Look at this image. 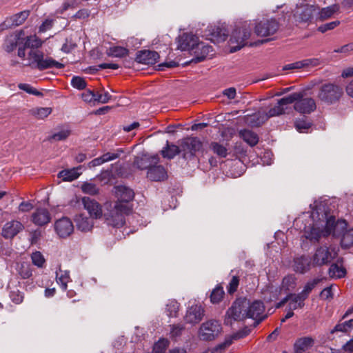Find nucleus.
<instances>
[{"label": "nucleus", "mask_w": 353, "mask_h": 353, "mask_svg": "<svg viewBox=\"0 0 353 353\" xmlns=\"http://www.w3.org/2000/svg\"><path fill=\"white\" fill-rule=\"evenodd\" d=\"M25 47L31 48L28 54L27 63H24L26 66H30L32 68L39 70H44L50 68L61 69L64 68V65L52 57H45L43 52L37 48L41 46V41L37 37H26L23 41Z\"/></svg>", "instance_id": "1"}, {"label": "nucleus", "mask_w": 353, "mask_h": 353, "mask_svg": "<svg viewBox=\"0 0 353 353\" xmlns=\"http://www.w3.org/2000/svg\"><path fill=\"white\" fill-rule=\"evenodd\" d=\"M312 216L314 219L316 216L322 223H325L324 236L332 234L334 237H339L347 230V222L345 220L336 221L334 216L329 215L325 205L316 206V208L312 212Z\"/></svg>", "instance_id": "2"}, {"label": "nucleus", "mask_w": 353, "mask_h": 353, "mask_svg": "<svg viewBox=\"0 0 353 353\" xmlns=\"http://www.w3.org/2000/svg\"><path fill=\"white\" fill-rule=\"evenodd\" d=\"M132 208L128 204L116 203L113 208L104 214L108 225L114 228H121L125 223V215L130 213Z\"/></svg>", "instance_id": "3"}, {"label": "nucleus", "mask_w": 353, "mask_h": 353, "mask_svg": "<svg viewBox=\"0 0 353 353\" xmlns=\"http://www.w3.org/2000/svg\"><path fill=\"white\" fill-rule=\"evenodd\" d=\"M343 95L342 86L334 83H327L320 87L317 97L322 103L332 105L339 101Z\"/></svg>", "instance_id": "4"}, {"label": "nucleus", "mask_w": 353, "mask_h": 353, "mask_svg": "<svg viewBox=\"0 0 353 353\" xmlns=\"http://www.w3.org/2000/svg\"><path fill=\"white\" fill-rule=\"evenodd\" d=\"M248 299H237L228 310L225 318V324L232 325V321H242L247 318Z\"/></svg>", "instance_id": "5"}, {"label": "nucleus", "mask_w": 353, "mask_h": 353, "mask_svg": "<svg viewBox=\"0 0 353 353\" xmlns=\"http://www.w3.org/2000/svg\"><path fill=\"white\" fill-rule=\"evenodd\" d=\"M222 326L219 321L214 319L203 323L198 331L199 338L205 341L214 340L221 334Z\"/></svg>", "instance_id": "6"}, {"label": "nucleus", "mask_w": 353, "mask_h": 353, "mask_svg": "<svg viewBox=\"0 0 353 353\" xmlns=\"http://www.w3.org/2000/svg\"><path fill=\"white\" fill-rule=\"evenodd\" d=\"M251 35V28L244 25L241 29H235L230 39V52L234 53L247 45L246 41Z\"/></svg>", "instance_id": "7"}, {"label": "nucleus", "mask_w": 353, "mask_h": 353, "mask_svg": "<svg viewBox=\"0 0 353 353\" xmlns=\"http://www.w3.org/2000/svg\"><path fill=\"white\" fill-rule=\"evenodd\" d=\"M292 94H298L299 97L294 101V110L301 114H310L316 108L315 101L310 97L304 98L303 92H294Z\"/></svg>", "instance_id": "8"}, {"label": "nucleus", "mask_w": 353, "mask_h": 353, "mask_svg": "<svg viewBox=\"0 0 353 353\" xmlns=\"http://www.w3.org/2000/svg\"><path fill=\"white\" fill-rule=\"evenodd\" d=\"M313 219L312 225L305 227L304 228V236L310 240L311 241H319L321 236H324L325 231V223H322L318 217L314 219L311 216Z\"/></svg>", "instance_id": "9"}, {"label": "nucleus", "mask_w": 353, "mask_h": 353, "mask_svg": "<svg viewBox=\"0 0 353 353\" xmlns=\"http://www.w3.org/2000/svg\"><path fill=\"white\" fill-rule=\"evenodd\" d=\"M248 306L246 307L247 318L254 319V326H256L265 319V315H263L265 310L263 303L261 301H254L250 303L248 300Z\"/></svg>", "instance_id": "10"}, {"label": "nucleus", "mask_w": 353, "mask_h": 353, "mask_svg": "<svg viewBox=\"0 0 353 353\" xmlns=\"http://www.w3.org/2000/svg\"><path fill=\"white\" fill-rule=\"evenodd\" d=\"M279 28V22L274 19L261 21L254 27V32L259 37H269L275 34Z\"/></svg>", "instance_id": "11"}, {"label": "nucleus", "mask_w": 353, "mask_h": 353, "mask_svg": "<svg viewBox=\"0 0 353 353\" xmlns=\"http://www.w3.org/2000/svg\"><path fill=\"white\" fill-rule=\"evenodd\" d=\"M203 143L197 137H188L184 139L181 143V148L183 152V159L193 157L195 152L201 150Z\"/></svg>", "instance_id": "12"}, {"label": "nucleus", "mask_w": 353, "mask_h": 353, "mask_svg": "<svg viewBox=\"0 0 353 353\" xmlns=\"http://www.w3.org/2000/svg\"><path fill=\"white\" fill-rule=\"evenodd\" d=\"M24 35L23 30L15 31L7 35L2 44V48L8 53L13 52L18 46L23 43Z\"/></svg>", "instance_id": "13"}, {"label": "nucleus", "mask_w": 353, "mask_h": 353, "mask_svg": "<svg viewBox=\"0 0 353 353\" xmlns=\"http://www.w3.org/2000/svg\"><path fill=\"white\" fill-rule=\"evenodd\" d=\"M205 312V309L201 305L194 304L188 307L184 320L187 323L196 325L202 321Z\"/></svg>", "instance_id": "14"}, {"label": "nucleus", "mask_w": 353, "mask_h": 353, "mask_svg": "<svg viewBox=\"0 0 353 353\" xmlns=\"http://www.w3.org/2000/svg\"><path fill=\"white\" fill-rule=\"evenodd\" d=\"M212 52V47L203 42H198L194 47V49L190 53L194 57L185 64L197 63L203 61L209 55L210 52Z\"/></svg>", "instance_id": "15"}, {"label": "nucleus", "mask_w": 353, "mask_h": 353, "mask_svg": "<svg viewBox=\"0 0 353 353\" xmlns=\"http://www.w3.org/2000/svg\"><path fill=\"white\" fill-rule=\"evenodd\" d=\"M298 97V94H290L279 99L277 103L266 113L268 118L269 119L285 113V105L293 103Z\"/></svg>", "instance_id": "16"}, {"label": "nucleus", "mask_w": 353, "mask_h": 353, "mask_svg": "<svg viewBox=\"0 0 353 353\" xmlns=\"http://www.w3.org/2000/svg\"><path fill=\"white\" fill-rule=\"evenodd\" d=\"M24 225L17 220H12L6 222L3 226L1 235L6 239H12L19 232L23 231Z\"/></svg>", "instance_id": "17"}, {"label": "nucleus", "mask_w": 353, "mask_h": 353, "mask_svg": "<svg viewBox=\"0 0 353 353\" xmlns=\"http://www.w3.org/2000/svg\"><path fill=\"white\" fill-rule=\"evenodd\" d=\"M54 230L61 238H65L73 232L74 226L69 218L62 217L55 222Z\"/></svg>", "instance_id": "18"}, {"label": "nucleus", "mask_w": 353, "mask_h": 353, "mask_svg": "<svg viewBox=\"0 0 353 353\" xmlns=\"http://www.w3.org/2000/svg\"><path fill=\"white\" fill-rule=\"evenodd\" d=\"M29 13L28 10H24L6 18V20L0 24V29L3 30L13 26L21 25L28 17Z\"/></svg>", "instance_id": "19"}, {"label": "nucleus", "mask_w": 353, "mask_h": 353, "mask_svg": "<svg viewBox=\"0 0 353 353\" xmlns=\"http://www.w3.org/2000/svg\"><path fill=\"white\" fill-rule=\"evenodd\" d=\"M82 204L92 219H99L102 216L101 205L94 199L88 196L82 198Z\"/></svg>", "instance_id": "20"}, {"label": "nucleus", "mask_w": 353, "mask_h": 353, "mask_svg": "<svg viewBox=\"0 0 353 353\" xmlns=\"http://www.w3.org/2000/svg\"><path fill=\"white\" fill-rule=\"evenodd\" d=\"M333 258L328 248L325 246L320 247L316 249L313 256V264L314 265L321 266L330 263Z\"/></svg>", "instance_id": "21"}, {"label": "nucleus", "mask_w": 353, "mask_h": 353, "mask_svg": "<svg viewBox=\"0 0 353 353\" xmlns=\"http://www.w3.org/2000/svg\"><path fill=\"white\" fill-rule=\"evenodd\" d=\"M115 195L118 199L117 203L128 204L134 197V192L132 189L125 185H117L114 188Z\"/></svg>", "instance_id": "22"}, {"label": "nucleus", "mask_w": 353, "mask_h": 353, "mask_svg": "<svg viewBox=\"0 0 353 353\" xmlns=\"http://www.w3.org/2000/svg\"><path fill=\"white\" fill-rule=\"evenodd\" d=\"M198 42V37L194 34L184 33L179 38L178 48L181 50H189L191 53Z\"/></svg>", "instance_id": "23"}, {"label": "nucleus", "mask_w": 353, "mask_h": 353, "mask_svg": "<svg viewBox=\"0 0 353 353\" xmlns=\"http://www.w3.org/2000/svg\"><path fill=\"white\" fill-rule=\"evenodd\" d=\"M159 58V54L156 51L141 50L137 52L136 61L145 65H153L157 63Z\"/></svg>", "instance_id": "24"}, {"label": "nucleus", "mask_w": 353, "mask_h": 353, "mask_svg": "<svg viewBox=\"0 0 353 353\" xmlns=\"http://www.w3.org/2000/svg\"><path fill=\"white\" fill-rule=\"evenodd\" d=\"M206 32H208L207 36L211 37L209 39L212 42L224 41L228 37L226 30L219 26H208Z\"/></svg>", "instance_id": "25"}, {"label": "nucleus", "mask_w": 353, "mask_h": 353, "mask_svg": "<svg viewBox=\"0 0 353 353\" xmlns=\"http://www.w3.org/2000/svg\"><path fill=\"white\" fill-rule=\"evenodd\" d=\"M50 220V214L46 208H37L32 214V221L39 226L48 224Z\"/></svg>", "instance_id": "26"}, {"label": "nucleus", "mask_w": 353, "mask_h": 353, "mask_svg": "<svg viewBox=\"0 0 353 353\" xmlns=\"http://www.w3.org/2000/svg\"><path fill=\"white\" fill-rule=\"evenodd\" d=\"M314 339L312 336H304L297 339L293 345L295 353H303L313 347Z\"/></svg>", "instance_id": "27"}, {"label": "nucleus", "mask_w": 353, "mask_h": 353, "mask_svg": "<svg viewBox=\"0 0 353 353\" xmlns=\"http://www.w3.org/2000/svg\"><path fill=\"white\" fill-rule=\"evenodd\" d=\"M314 11L313 6H302L295 10L294 16L299 21L307 22L312 19Z\"/></svg>", "instance_id": "28"}, {"label": "nucleus", "mask_w": 353, "mask_h": 353, "mask_svg": "<svg viewBox=\"0 0 353 353\" xmlns=\"http://www.w3.org/2000/svg\"><path fill=\"white\" fill-rule=\"evenodd\" d=\"M159 161L158 156L148 157L145 155L141 157H137L134 161V165L139 170H149L150 167H152V164L157 163Z\"/></svg>", "instance_id": "29"}, {"label": "nucleus", "mask_w": 353, "mask_h": 353, "mask_svg": "<svg viewBox=\"0 0 353 353\" xmlns=\"http://www.w3.org/2000/svg\"><path fill=\"white\" fill-rule=\"evenodd\" d=\"M147 177L151 181H161L167 178V173L162 165H153L148 170Z\"/></svg>", "instance_id": "30"}, {"label": "nucleus", "mask_w": 353, "mask_h": 353, "mask_svg": "<svg viewBox=\"0 0 353 353\" xmlns=\"http://www.w3.org/2000/svg\"><path fill=\"white\" fill-rule=\"evenodd\" d=\"M311 265V259L309 256H301L294 260V270L296 272L303 274L307 272Z\"/></svg>", "instance_id": "31"}, {"label": "nucleus", "mask_w": 353, "mask_h": 353, "mask_svg": "<svg viewBox=\"0 0 353 353\" xmlns=\"http://www.w3.org/2000/svg\"><path fill=\"white\" fill-rule=\"evenodd\" d=\"M74 222L77 230L81 232H88L93 227V221L83 214H78L74 218Z\"/></svg>", "instance_id": "32"}, {"label": "nucleus", "mask_w": 353, "mask_h": 353, "mask_svg": "<svg viewBox=\"0 0 353 353\" xmlns=\"http://www.w3.org/2000/svg\"><path fill=\"white\" fill-rule=\"evenodd\" d=\"M225 145L217 141H212L209 145V149L219 158H225L230 154L229 149Z\"/></svg>", "instance_id": "33"}, {"label": "nucleus", "mask_w": 353, "mask_h": 353, "mask_svg": "<svg viewBox=\"0 0 353 353\" xmlns=\"http://www.w3.org/2000/svg\"><path fill=\"white\" fill-rule=\"evenodd\" d=\"M289 310L292 311L298 308H303L305 305V299L299 294H289Z\"/></svg>", "instance_id": "34"}, {"label": "nucleus", "mask_w": 353, "mask_h": 353, "mask_svg": "<svg viewBox=\"0 0 353 353\" xmlns=\"http://www.w3.org/2000/svg\"><path fill=\"white\" fill-rule=\"evenodd\" d=\"M239 136L250 146H254L259 142L257 134L250 130H241L239 132Z\"/></svg>", "instance_id": "35"}, {"label": "nucleus", "mask_w": 353, "mask_h": 353, "mask_svg": "<svg viewBox=\"0 0 353 353\" xmlns=\"http://www.w3.org/2000/svg\"><path fill=\"white\" fill-rule=\"evenodd\" d=\"M268 119L265 112H259L248 116L246 121L252 126H259Z\"/></svg>", "instance_id": "36"}, {"label": "nucleus", "mask_w": 353, "mask_h": 353, "mask_svg": "<svg viewBox=\"0 0 353 353\" xmlns=\"http://www.w3.org/2000/svg\"><path fill=\"white\" fill-rule=\"evenodd\" d=\"M57 282L60 285L61 288L65 291L68 288V283L70 281L69 271H62L59 268V271H56Z\"/></svg>", "instance_id": "37"}, {"label": "nucleus", "mask_w": 353, "mask_h": 353, "mask_svg": "<svg viewBox=\"0 0 353 353\" xmlns=\"http://www.w3.org/2000/svg\"><path fill=\"white\" fill-rule=\"evenodd\" d=\"M80 173L78 168H72L69 170H63L59 172L58 177L61 178L65 181H72L77 179Z\"/></svg>", "instance_id": "38"}, {"label": "nucleus", "mask_w": 353, "mask_h": 353, "mask_svg": "<svg viewBox=\"0 0 353 353\" xmlns=\"http://www.w3.org/2000/svg\"><path fill=\"white\" fill-rule=\"evenodd\" d=\"M181 150L179 146L174 144L169 145L168 141H167V146L161 150V154L164 158L171 159L179 154Z\"/></svg>", "instance_id": "39"}, {"label": "nucleus", "mask_w": 353, "mask_h": 353, "mask_svg": "<svg viewBox=\"0 0 353 353\" xmlns=\"http://www.w3.org/2000/svg\"><path fill=\"white\" fill-rule=\"evenodd\" d=\"M322 280L323 279L321 278H315L312 280L307 281L305 285L303 290L298 294L306 300L310 293Z\"/></svg>", "instance_id": "40"}, {"label": "nucleus", "mask_w": 353, "mask_h": 353, "mask_svg": "<svg viewBox=\"0 0 353 353\" xmlns=\"http://www.w3.org/2000/svg\"><path fill=\"white\" fill-rule=\"evenodd\" d=\"M328 274L331 278L340 279L345 276L346 270L336 263H333L329 268Z\"/></svg>", "instance_id": "41"}, {"label": "nucleus", "mask_w": 353, "mask_h": 353, "mask_svg": "<svg viewBox=\"0 0 353 353\" xmlns=\"http://www.w3.org/2000/svg\"><path fill=\"white\" fill-rule=\"evenodd\" d=\"M341 245L342 248H347L353 245V228L345 230L341 236Z\"/></svg>", "instance_id": "42"}, {"label": "nucleus", "mask_w": 353, "mask_h": 353, "mask_svg": "<svg viewBox=\"0 0 353 353\" xmlns=\"http://www.w3.org/2000/svg\"><path fill=\"white\" fill-rule=\"evenodd\" d=\"M339 10L338 4H333L332 6L323 8L319 12V17L322 20L330 18L332 14Z\"/></svg>", "instance_id": "43"}, {"label": "nucleus", "mask_w": 353, "mask_h": 353, "mask_svg": "<svg viewBox=\"0 0 353 353\" xmlns=\"http://www.w3.org/2000/svg\"><path fill=\"white\" fill-rule=\"evenodd\" d=\"M128 50L121 46H114L110 48L108 52V55L112 57H124L128 55Z\"/></svg>", "instance_id": "44"}, {"label": "nucleus", "mask_w": 353, "mask_h": 353, "mask_svg": "<svg viewBox=\"0 0 353 353\" xmlns=\"http://www.w3.org/2000/svg\"><path fill=\"white\" fill-rule=\"evenodd\" d=\"M179 303L172 300L166 305L165 312L169 317H176L179 310Z\"/></svg>", "instance_id": "45"}, {"label": "nucleus", "mask_w": 353, "mask_h": 353, "mask_svg": "<svg viewBox=\"0 0 353 353\" xmlns=\"http://www.w3.org/2000/svg\"><path fill=\"white\" fill-rule=\"evenodd\" d=\"M225 294L223 287L217 285L211 292L210 301L213 304L219 303Z\"/></svg>", "instance_id": "46"}, {"label": "nucleus", "mask_w": 353, "mask_h": 353, "mask_svg": "<svg viewBox=\"0 0 353 353\" xmlns=\"http://www.w3.org/2000/svg\"><path fill=\"white\" fill-rule=\"evenodd\" d=\"M296 129L302 132L303 130L309 129L311 125V121L306 117H303L300 119H296L294 122Z\"/></svg>", "instance_id": "47"}, {"label": "nucleus", "mask_w": 353, "mask_h": 353, "mask_svg": "<svg viewBox=\"0 0 353 353\" xmlns=\"http://www.w3.org/2000/svg\"><path fill=\"white\" fill-rule=\"evenodd\" d=\"M81 189L83 193L90 195H96L99 192V189L97 185L91 182H84L81 185Z\"/></svg>", "instance_id": "48"}, {"label": "nucleus", "mask_w": 353, "mask_h": 353, "mask_svg": "<svg viewBox=\"0 0 353 353\" xmlns=\"http://www.w3.org/2000/svg\"><path fill=\"white\" fill-rule=\"evenodd\" d=\"M353 328V319L349 321H345L342 323H339L335 325L334 329L331 331V333L335 332H347L348 330Z\"/></svg>", "instance_id": "49"}, {"label": "nucleus", "mask_w": 353, "mask_h": 353, "mask_svg": "<svg viewBox=\"0 0 353 353\" xmlns=\"http://www.w3.org/2000/svg\"><path fill=\"white\" fill-rule=\"evenodd\" d=\"M184 329L185 326L183 324L171 325L170 332V338L176 341L177 339L182 334Z\"/></svg>", "instance_id": "50"}, {"label": "nucleus", "mask_w": 353, "mask_h": 353, "mask_svg": "<svg viewBox=\"0 0 353 353\" xmlns=\"http://www.w3.org/2000/svg\"><path fill=\"white\" fill-rule=\"evenodd\" d=\"M119 68V65L117 63H101L97 66H92L88 68L90 70V72L91 74L96 73L99 70H103V69H112V70H117Z\"/></svg>", "instance_id": "51"}, {"label": "nucleus", "mask_w": 353, "mask_h": 353, "mask_svg": "<svg viewBox=\"0 0 353 353\" xmlns=\"http://www.w3.org/2000/svg\"><path fill=\"white\" fill-rule=\"evenodd\" d=\"M168 343L167 339H159L154 345L153 353H165Z\"/></svg>", "instance_id": "52"}, {"label": "nucleus", "mask_w": 353, "mask_h": 353, "mask_svg": "<svg viewBox=\"0 0 353 353\" xmlns=\"http://www.w3.org/2000/svg\"><path fill=\"white\" fill-rule=\"evenodd\" d=\"M71 85L73 88L79 90L85 89L87 85L84 79L78 76H74L72 78Z\"/></svg>", "instance_id": "53"}, {"label": "nucleus", "mask_w": 353, "mask_h": 353, "mask_svg": "<svg viewBox=\"0 0 353 353\" xmlns=\"http://www.w3.org/2000/svg\"><path fill=\"white\" fill-rule=\"evenodd\" d=\"M18 88L20 90H23L26 92L30 94H33L34 96H42L43 95L42 92L38 91L37 89L34 88L30 84H28V83H21L18 85Z\"/></svg>", "instance_id": "54"}, {"label": "nucleus", "mask_w": 353, "mask_h": 353, "mask_svg": "<svg viewBox=\"0 0 353 353\" xmlns=\"http://www.w3.org/2000/svg\"><path fill=\"white\" fill-rule=\"evenodd\" d=\"M32 263L37 267H43L45 263V259L43 254L40 252H35L32 254L31 256Z\"/></svg>", "instance_id": "55"}, {"label": "nucleus", "mask_w": 353, "mask_h": 353, "mask_svg": "<svg viewBox=\"0 0 353 353\" xmlns=\"http://www.w3.org/2000/svg\"><path fill=\"white\" fill-rule=\"evenodd\" d=\"M123 152L122 149H117L115 152H107L101 156L104 163L113 161L118 159L120 155Z\"/></svg>", "instance_id": "56"}, {"label": "nucleus", "mask_w": 353, "mask_h": 353, "mask_svg": "<svg viewBox=\"0 0 353 353\" xmlns=\"http://www.w3.org/2000/svg\"><path fill=\"white\" fill-rule=\"evenodd\" d=\"M70 134V131L69 130H62L57 133L53 134L49 139L54 141H63L66 139Z\"/></svg>", "instance_id": "57"}, {"label": "nucleus", "mask_w": 353, "mask_h": 353, "mask_svg": "<svg viewBox=\"0 0 353 353\" xmlns=\"http://www.w3.org/2000/svg\"><path fill=\"white\" fill-rule=\"evenodd\" d=\"M340 24V21L336 20L330 23L323 24L318 28V30L322 33H324L328 30L334 29L336 26Z\"/></svg>", "instance_id": "58"}, {"label": "nucleus", "mask_w": 353, "mask_h": 353, "mask_svg": "<svg viewBox=\"0 0 353 353\" xmlns=\"http://www.w3.org/2000/svg\"><path fill=\"white\" fill-rule=\"evenodd\" d=\"M295 285V279L291 275L285 276L282 281V287L287 290L293 288Z\"/></svg>", "instance_id": "59"}, {"label": "nucleus", "mask_w": 353, "mask_h": 353, "mask_svg": "<svg viewBox=\"0 0 353 353\" xmlns=\"http://www.w3.org/2000/svg\"><path fill=\"white\" fill-rule=\"evenodd\" d=\"M10 297L12 301L16 304L21 303L23 300V293L18 290L10 291Z\"/></svg>", "instance_id": "60"}, {"label": "nucleus", "mask_w": 353, "mask_h": 353, "mask_svg": "<svg viewBox=\"0 0 353 353\" xmlns=\"http://www.w3.org/2000/svg\"><path fill=\"white\" fill-rule=\"evenodd\" d=\"M51 112L52 110L50 108H40L34 111V114L38 119H42L47 117L51 113Z\"/></svg>", "instance_id": "61"}, {"label": "nucleus", "mask_w": 353, "mask_h": 353, "mask_svg": "<svg viewBox=\"0 0 353 353\" xmlns=\"http://www.w3.org/2000/svg\"><path fill=\"white\" fill-rule=\"evenodd\" d=\"M95 92L87 90L81 94V97L83 100L88 103H93L94 104L96 103L95 99Z\"/></svg>", "instance_id": "62"}, {"label": "nucleus", "mask_w": 353, "mask_h": 353, "mask_svg": "<svg viewBox=\"0 0 353 353\" xmlns=\"http://www.w3.org/2000/svg\"><path fill=\"white\" fill-rule=\"evenodd\" d=\"M239 284V279L237 276H233L227 288L228 292L230 294L236 291Z\"/></svg>", "instance_id": "63"}, {"label": "nucleus", "mask_w": 353, "mask_h": 353, "mask_svg": "<svg viewBox=\"0 0 353 353\" xmlns=\"http://www.w3.org/2000/svg\"><path fill=\"white\" fill-rule=\"evenodd\" d=\"M77 47L75 42L72 39H66L62 46L61 50L65 53H69Z\"/></svg>", "instance_id": "64"}]
</instances>
